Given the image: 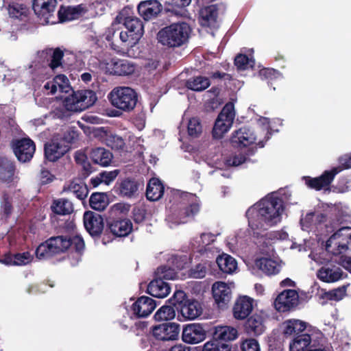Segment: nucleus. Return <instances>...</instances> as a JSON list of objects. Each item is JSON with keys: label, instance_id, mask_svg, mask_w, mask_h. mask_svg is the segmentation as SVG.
Returning <instances> with one entry per match:
<instances>
[{"label": "nucleus", "instance_id": "nucleus-47", "mask_svg": "<svg viewBox=\"0 0 351 351\" xmlns=\"http://www.w3.org/2000/svg\"><path fill=\"white\" fill-rule=\"evenodd\" d=\"M106 144L114 150H123L125 147V142L122 137L113 134L106 135Z\"/></svg>", "mask_w": 351, "mask_h": 351}, {"label": "nucleus", "instance_id": "nucleus-2", "mask_svg": "<svg viewBox=\"0 0 351 351\" xmlns=\"http://www.w3.org/2000/svg\"><path fill=\"white\" fill-rule=\"evenodd\" d=\"M191 29L184 22L171 24L162 28L157 34L158 43L168 48H176L187 43Z\"/></svg>", "mask_w": 351, "mask_h": 351}, {"label": "nucleus", "instance_id": "nucleus-29", "mask_svg": "<svg viewBox=\"0 0 351 351\" xmlns=\"http://www.w3.org/2000/svg\"><path fill=\"white\" fill-rule=\"evenodd\" d=\"M179 310L184 320L195 319L202 313L200 304L195 300H186L179 306Z\"/></svg>", "mask_w": 351, "mask_h": 351}, {"label": "nucleus", "instance_id": "nucleus-16", "mask_svg": "<svg viewBox=\"0 0 351 351\" xmlns=\"http://www.w3.org/2000/svg\"><path fill=\"white\" fill-rule=\"evenodd\" d=\"M57 0H33L32 8L37 16L45 23H54V12Z\"/></svg>", "mask_w": 351, "mask_h": 351}, {"label": "nucleus", "instance_id": "nucleus-11", "mask_svg": "<svg viewBox=\"0 0 351 351\" xmlns=\"http://www.w3.org/2000/svg\"><path fill=\"white\" fill-rule=\"evenodd\" d=\"M231 144L237 147H245L256 144L259 147H264V142L258 137L252 129L243 127L236 130L232 135Z\"/></svg>", "mask_w": 351, "mask_h": 351}, {"label": "nucleus", "instance_id": "nucleus-48", "mask_svg": "<svg viewBox=\"0 0 351 351\" xmlns=\"http://www.w3.org/2000/svg\"><path fill=\"white\" fill-rule=\"evenodd\" d=\"M234 61V65L239 70H246L250 67H253L254 64V60L243 53L237 55Z\"/></svg>", "mask_w": 351, "mask_h": 351}, {"label": "nucleus", "instance_id": "nucleus-54", "mask_svg": "<svg viewBox=\"0 0 351 351\" xmlns=\"http://www.w3.org/2000/svg\"><path fill=\"white\" fill-rule=\"evenodd\" d=\"M239 336L238 330L232 326H221V340L234 341Z\"/></svg>", "mask_w": 351, "mask_h": 351}, {"label": "nucleus", "instance_id": "nucleus-58", "mask_svg": "<svg viewBox=\"0 0 351 351\" xmlns=\"http://www.w3.org/2000/svg\"><path fill=\"white\" fill-rule=\"evenodd\" d=\"M217 327H215L214 337L204 345L202 351H219V335H217Z\"/></svg>", "mask_w": 351, "mask_h": 351}, {"label": "nucleus", "instance_id": "nucleus-15", "mask_svg": "<svg viewBox=\"0 0 351 351\" xmlns=\"http://www.w3.org/2000/svg\"><path fill=\"white\" fill-rule=\"evenodd\" d=\"M106 72L119 76H127L133 74L136 65L128 60L117 58H111L105 63Z\"/></svg>", "mask_w": 351, "mask_h": 351}, {"label": "nucleus", "instance_id": "nucleus-26", "mask_svg": "<svg viewBox=\"0 0 351 351\" xmlns=\"http://www.w3.org/2000/svg\"><path fill=\"white\" fill-rule=\"evenodd\" d=\"M84 224L86 230L92 236L99 235L104 229V220L101 216L91 211L85 212Z\"/></svg>", "mask_w": 351, "mask_h": 351}, {"label": "nucleus", "instance_id": "nucleus-1", "mask_svg": "<svg viewBox=\"0 0 351 351\" xmlns=\"http://www.w3.org/2000/svg\"><path fill=\"white\" fill-rule=\"evenodd\" d=\"M284 213L282 199L274 194L265 196L246 211L254 243L262 252L269 253L273 250V244L276 241L288 239V233L284 230L263 233L269 227L280 223Z\"/></svg>", "mask_w": 351, "mask_h": 351}, {"label": "nucleus", "instance_id": "nucleus-36", "mask_svg": "<svg viewBox=\"0 0 351 351\" xmlns=\"http://www.w3.org/2000/svg\"><path fill=\"white\" fill-rule=\"evenodd\" d=\"M64 191L74 194L80 200L88 195L86 185L80 180H73L64 186Z\"/></svg>", "mask_w": 351, "mask_h": 351}, {"label": "nucleus", "instance_id": "nucleus-49", "mask_svg": "<svg viewBox=\"0 0 351 351\" xmlns=\"http://www.w3.org/2000/svg\"><path fill=\"white\" fill-rule=\"evenodd\" d=\"M207 103L210 110H216L219 106V88L213 87L207 91Z\"/></svg>", "mask_w": 351, "mask_h": 351}, {"label": "nucleus", "instance_id": "nucleus-42", "mask_svg": "<svg viewBox=\"0 0 351 351\" xmlns=\"http://www.w3.org/2000/svg\"><path fill=\"white\" fill-rule=\"evenodd\" d=\"M90 207L96 210H104L108 205L107 196L104 193H95L92 194L89 200Z\"/></svg>", "mask_w": 351, "mask_h": 351}, {"label": "nucleus", "instance_id": "nucleus-10", "mask_svg": "<svg viewBox=\"0 0 351 351\" xmlns=\"http://www.w3.org/2000/svg\"><path fill=\"white\" fill-rule=\"evenodd\" d=\"M69 247L70 243L68 239L62 236L51 237L38 245L36 250V255L38 259H45L64 252Z\"/></svg>", "mask_w": 351, "mask_h": 351}, {"label": "nucleus", "instance_id": "nucleus-19", "mask_svg": "<svg viewBox=\"0 0 351 351\" xmlns=\"http://www.w3.org/2000/svg\"><path fill=\"white\" fill-rule=\"evenodd\" d=\"M223 85L228 90L224 91L221 97V105L225 103L221 110H234V103L237 101V95L234 90H232V86L235 84V80L228 73H221V86Z\"/></svg>", "mask_w": 351, "mask_h": 351}, {"label": "nucleus", "instance_id": "nucleus-52", "mask_svg": "<svg viewBox=\"0 0 351 351\" xmlns=\"http://www.w3.org/2000/svg\"><path fill=\"white\" fill-rule=\"evenodd\" d=\"M234 288L233 282H221V303L228 304L232 299V291Z\"/></svg>", "mask_w": 351, "mask_h": 351}, {"label": "nucleus", "instance_id": "nucleus-31", "mask_svg": "<svg viewBox=\"0 0 351 351\" xmlns=\"http://www.w3.org/2000/svg\"><path fill=\"white\" fill-rule=\"evenodd\" d=\"M169 285L161 278L152 280L147 287L148 293L155 297L163 298L170 293Z\"/></svg>", "mask_w": 351, "mask_h": 351}, {"label": "nucleus", "instance_id": "nucleus-34", "mask_svg": "<svg viewBox=\"0 0 351 351\" xmlns=\"http://www.w3.org/2000/svg\"><path fill=\"white\" fill-rule=\"evenodd\" d=\"M164 193V186L160 181L156 178L149 180L146 190L147 198L151 201L160 199Z\"/></svg>", "mask_w": 351, "mask_h": 351}, {"label": "nucleus", "instance_id": "nucleus-5", "mask_svg": "<svg viewBox=\"0 0 351 351\" xmlns=\"http://www.w3.org/2000/svg\"><path fill=\"white\" fill-rule=\"evenodd\" d=\"M119 23H123L127 31H121L119 38L123 43L128 42V45L132 47L138 43L144 34V25L143 21L136 16H125L120 12L117 16Z\"/></svg>", "mask_w": 351, "mask_h": 351}, {"label": "nucleus", "instance_id": "nucleus-30", "mask_svg": "<svg viewBox=\"0 0 351 351\" xmlns=\"http://www.w3.org/2000/svg\"><path fill=\"white\" fill-rule=\"evenodd\" d=\"M6 9L9 16L20 21H27L30 13L29 7L25 3L12 1L8 4Z\"/></svg>", "mask_w": 351, "mask_h": 351}, {"label": "nucleus", "instance_id": "nucleus-28", "mask_svg": "<svg viewBox=\"0 0 351 351\" xmlns=\"http://www.w3.org/2000/svg\"><path fill=\"white\" fill-rule=\"evenodd\" d=\"M84 12V8L82 4L75 6L61 5L58 11V16L60 22L64 23L79 19Z\"/></svg>", "mask_w": 351, "mask_h": 351}, {"label": "nucleus", "instance_id": "nucleus-64", "mask_svg": "<svg viewBox=\"0 0 351 351\" xmlns=\"http://www.w3.org/2000/svg\"><path fill=\"white\" fill-rule=\"evenodd\" d=\"M279 73L277 70L271 68H263L258 72L262 80H273L277 78Z\"/></svg>", "mask_w": 351, "mask_h": 351}, {"label": "nucleus", "instance_id": "nucleus-35", "mask_svg": "<svg viewBox=\"0 0 351 351\" xmlns=\"http://www.w3.org/2000/svg\"><path fill=\"white\" fill-rule=\"evenodd\" d=\"M210 85V79L202 75L191 77L187 79L184 82V86L186 88L196 92L204 90Z\"/></svg>", "mask_w": 351, "mask_h": 351}, {"label": "nucleus", "instance_id": "nucleus-7", "mask_svg": "<svg viewBox=\"0 0 351 351\" xmlns=\"http://www.w3.org/2000/svg\"><path fill=\"white\" fill-rule=\"evenodd\" d=\"M97 101L96 93L90 89L73 90L63 99L65 110H86Z\"/></svg>", "mask_w": 351, "mask_h": 351}, {"label": "nucleus", "instance_id": "nucleus-50", "mask_svg": "<svg viewBox=\"0 0 351 351\" xmlns=\"http://www.w3.org/2000/svg\"><path fill=\"white\" fill-rule=\"evenodd\" d=\"M55 84L57 85L60 91L62 93H68L70 90L73 92V88L70 85L68 77L64 74H59L54 77Z\"/></svg>", "mask_w": 351, "mask_h": 351}, {"label": "nucleus", "instance_id": "nucleus-38", "mask_svg": "<svg viewBox=\"0 0 351 351\" xmlns=\"http://www.w3.org/2000/svg\"><path fill=\"white\" fill-rule=\"evenodd\" d=\"M350 213L351 210L349 206L340 203L331 208L328 214L329 220L336 223L335 228H337L340 220H341L343 217L350 216Z\"/></svg>", "mask_w": 351, "mask_h": 351}, {"label": "nucleus", "instance_id": "nucleus-59", "mask_svg": "<svg viewBox=\"0 0 351 351\" xmlns=\"http://www.w3.org/2000/svg\"><path fill=\"white\" fill-rule=\"evenodd\" d=\"M242 351H260V345L254 339H247L242 341L241 343Z\"/></svg>", "mask_w": 351, "mask_h": 351}, {"label": "nucleus", "instance_id": "nucleus-18", "mask_svg": "<svg viewBox=\"0 0 351 351\" xmlns=\"http://www.w3.org/2000/svg\"><path fill=\"white\" fill-rule=\"evenodd\" d=\"M60 140L54 134L51 140L45 144V156L49 161H56L69 151L67 145Z\"/></svg>", "mask_w": 351, "mask_h": 351}, {"label": "nucleus", "instance_id": "nucleus-40", "mask_svg": "<svg viewBox=\"0 0 351 351\" xmlns=\"http://www.w3.org/2000/svg\"><path fill=\"white\" fill-rule=\"evenodd\" d=\"M237 261L230 255L221 254V271L232 274L237 270Z\"/></svg>", "mask_w": 351, "mask_h": 351}, {"label": "nucleus", "instance_id": "nucleus-46", "mask_svg": "<svg viewBox=\"0 0 351 351\" xmlns=\"http://www.w3.org/2000/svg\"><path fill=\"white\" fill-rule=\"evenodd\" d=\"M235 111H221V133L226 132L231 128Z\"/></svg>", "mask_w": 351, "mask_h": 351}, {"label": "nucleus", "instance_id": "nucleus-55", "mask_svg": "<svg viewBox=\"0 0 351 351\" xmlns=\"http://www.w3.org/2000/svg\"><path fill=\"white\" fill-rule=\"evenodd\" d=\"M56 135L60 138L61 142L64 143L67 145L69 149H70L69 145L75 142L79 136L78 132L74 130H69L64 134H56Z\"/></svg>", "mask_w": 351, "mask_h": 351}, {"label": "nucleus", "instance_id": "nucleus-12", "mask_svg": "<svg viewBox=\"0 0 351 351\" xmlns=\"http://www.w3.org/2000/svg\"><path fill=\"white\" fill-rule=\"evenodd\" d=\"M256 306V300L247 295L239 296L232 307V315L237 320L246 319L253 312Z\"/></svg>", "mask_w": 351, "mask_h": 351}, {"label": "nucleus", "instance_id": "nucleus-22", "mask_svg": "<svg viewBox=\"0 0 351 351\" xmlns=\"http://www.w3.org/2000/svg\"><path fill=\"white\" fill-rule=\"evenodd\" d=\"M206 330L199 324H190L186 325L182 330V340L187 343L196 344L206 339Z\"/></svg>", "mask_w": 351, "mask_h": 351}, {"label": "nucleus", "instance_id": "nucleus-3", "mask_svg": "<svg viewBox=\"0 0 351 351\" xmlns=\"http://www.w3.org/2000/svg\"><path fill=\"white\" fill-rule=\"evenodd\" d=\"M335 222L329 220L328 214L320 211L308 212L300 219L302 229L317 237L326 236L335 229Z\"/></svg>", "mask_w": 351, "mask_h": 351}, {"label": "nucleus", "instance_id": "nucleus-37", "mask_svg": "<svg viewBox=\"0 0 351 351\" xmlns=\"http://www.w3.org/2000/svg\"><path fill=\"white\" fill-rule=\"evenodd\" d=\"M306 323L296 319H290L282 324V329L285 335L291 336L305 330Z\"/></svg>", "mask_w": 351, "mask_h": 351}, {"label": "nucleus", "instance_id": "nucleus-53", "mask_svg": "<svg viewBox=\"0 0 351 351\" xmlns=\"http://www.w3.org/2000/svg\"><path fill=\"white\" fill-rule=\"evenodd\" d=\"M250 159L242 154H237L230 156L226 159L225 165L227 167H238L243 164L247 163Z\"/></svg>", "mask_w": 351, "mask_h": 351}, {"label": "nucleus", "instance_id": "nucleus-21", "mask_svg": "<svg viewBox=\"0 0 351 351\" xmlns=\"http://www.w3.org/2000/svg\"><path fill=\"white\" fill-rule=\"evenodd\" d=\"M180 330L178 324L165 323L154 327L153 335L158 340L173 341L178 339Z\"/></svg>", "mask_w": 351, "mask_h": 351}, {"label": "nucleus", "instance_id": "nucleus-6", "mask_svg": "<svg viewBox=\"0 0 351 351\" xmlns=\"http://www.w3.org/2000/svg\"><path fill=\"white\" fill-rule=\"evenodd\" d=\"M108 97L118 110H134L138 102L137 93L130 87H117L108 94Z\"/></svg>", "mask_w": 351, "mask_h": 351}, {"label": "nucleus", "instance_id": "nucleus-23", "mask_svg": "<svg viewBox=\"0 0 351 351\" xmlns=\"http://www.w3.org/2000/svg\"><path fill=\"white\" fill-rule=\"evenodd\" d=\"M199 23L202 26L217 29L219 27L217 21L219 8L217 5H210L202 8L199 10Z\"/></svg>", "mask_w": 351, "mask_h": 351}, {"label": "nucleus", "instance_id": "nucleus-33", "mask_svg": "<svg viewBox=\"0 0 351 351\" xmlns=\"http://www.w3.org/2000/svg\"><path fill=\"white\" fill-rule=\"evenodd\" d=\"M90 156L94 163L103 167L108 166L112 159L111 152L104 147L93 149Z\"/></svg>", "mask_w": 351, "mask_h": 351}, {"label": "nucleus", "instance_id": "nucleus-13", "mask_svg": "<svg viewBox=\"0 0 351 351\" xmlns=\"http://www.w3.org/2000/svg\"><path fill=\"white\" fill-rule=\"evenodd\" d=\"M266 310H257L253 315L249 316L245 324L246 332L252 335L258 336L265 330V322L269 317Z\"/></svg>", "mask_w": 351, "mask_h": 351}, {"label": "nucleus", "instance_id": "nucleus-57", "mask_svg": "<svg viewBox=\"0 0 351 351\" xmlns=\"http://www.w3.org/2000/svg\"><path fill=\"white\" fill-rule=\"evenodd\" d=\"M346 294V290L343 288H339L331 291L324 292L322 298L330 300L339 301L343 298Z\"/></svg>", "mask_w": 351, "mask_h": 351}, {"label": "nucleus", "instance_id": "nucleus-14", "mask_svg": "<svg viewBox=\"0 0 351 351\" xmlns=\"http://www.w3.org/2000/svg\"><path fill=\"white\" fill-rule=\"evenodd\" d=\"M12 147L16 157L22 162L30 160L36 149L34 143L27 138L13 141L12 142Z\"/></svg>", "mask_w": 351, "mask_h": 351}, {"label": "nucleus", "instance_id": "nucleus-25", "mask_svg": "<svg viewBox=\"0 0 351 351\" xmlns=\"http://www.w3.org/2000/svg\"><path fill=\"white\" fill-rule=\"evenodd\" d=\"M162 5L158 0H145L141 1L137 10L139 15L145 21L156 18L162 11Z\"/></svg>", "mask_w": 351, "mask_h": 351}, {"label": "nucleus", "instance_id": "nucleus-51", "mask_svg": "<svg viewBox=\"0 0 351 351\" xmlns=\"http://www.w3.org/2000/svg\"><path fill=\"white\" fill-rule=\"evenodd\" d=\"M202 131L200 120L197 117H193L188 121V133L192 137H197Z\"/></svg>", "mask_w": 351, "mask_h": 351}, {"label": "nucleus", "instance_id": "nucleus-32", "mask_svg": "<svg viewBox=\"0 0 351 351\" xmlns=\"http://www.w3.org/2000/svg\"><path fill=\"white\" fill-rule=\"evenodd\" d=\"M108 227L114 235L125 237L131 232L132 224L128 219L112 220L108 222Z\"/></svg>", "mask_w": 351, "mask_h": 351}, {"label": "nucleus", "instance_id": "nucleus-24", "mask_svg": "<svg viewBox=\"0 0 351 351\" xmlns=\"http://www.w3.org/2000/svg\"><path fill=\"white\" fill-rule=\"evenodd\" d=\"M317 276L322 282L333 283L343 279L344 273L339 266L326 264L318 269Z\"/></svg>", "mask_w": 351, "mask_h": 351}, {"label": "nucleus", "instance_id": "nucleus-44", "mask_svg": "<svg viewBox=\"0 0 351 351\" xmlns=\"http://www.w3.org/2000/svg\"><path fill=\"white\" fill-rule=\"evenodd\" d=\"M350 337L346 330H341L335 335L332 347L336 350H342L347 351L349 346Z\"/></svg>", "mask_w": 351, "mask_h": 351}, {"label": "nucleus", "instance_id": "nucleus-62", "mask_svg": "<svg viewBox=\"0 0 351 351\" xmlns=\"http://www.w3.org/2000/svg\"><path fill=\"white\" fill-rule=\"evenodd\" d=\"M130 208L128 204L124 203H117L110 208V215L112 217L118 216L121 214H126Z\"/></svg>", "mask_w": 351, "mask_h": 351}, {"label": "nucleus", "instance_id": "nucleus-56", "mask_svg": "<svg viewBox=\"0 0 351 351\" xmlns=\"http://www.w3.org/2000/svg\"><path fill=\"white\" fill-rule=\"evenodd\" d=\"M64 57V52L60 48H56L51 56L49 64V67L54 70L62 65V60Z\"/></svg>", "mask_w": 351, "mask_h": 351}, {"label": "nucleus", "instance_id": "nucleus-39", "mask_svg": "<svg viewBox=\"0 0 351 351\" xmlns=\"http://www.w3.org/2000/svg\"><path fill=\"white\" fill-rule=\"evenodd\" d=\"M311 342V336L302 334L295 337L289 345L290 351H304Z\"/></svg>", "mask_w": 351, "mask_h": 351}, {"label": "nucleus", "instance_id": "nucleus-43", "mask_svg": "<svg viewBox=\"0 0 351 351\" xmlns=\"http://www.w3.org/2000/svg\"><path fill=\"white\" fill-rule=\"evenodd\" d=\"M138 189L137 183L132 180H123L119 187L120 194L123 196L132 197H134Z\"/></svg>", "mask_w": 351, "mask_h": 351}, {"label": "nucleus", "instance_id": "nucleus-27", "mask_svg": "<svg viewBox=\"0 0 351 351\" xmlns=\"http://www.w3.org/2000/svg\"><path fill=\"white\" fill-rule=\"evenodd\" d=\"M156 306V302L152 298L142 296L133 304L132 311L137 317H145L151 314Z\"/></svg>", "mask_w": 351, "mask_h": 351}, {"label": "nucleus", "instance_id": "nucleus-20", "mask_svg": "<svg viewBox=\"0 0 351 351\" xmlns=\"http://www.w3.org/2000/svg\"><path fill=\"white\" fill-rule=\"evenodd\" d=\"M19 180L14 162L7 157L0 156V182L13 186Z\"/></svg>", "mask_w": 351, "mask_h": 351}, {"label": "nucleus", "instance_id": "nucleus-8", "mask_svg": "<svg viewBox=\"0 0 351 351\" xmlns=\"http://www.w3.org/2000/svg\"><path fill=\"white\" fill-rule=\"evenodd\" d=\"M350 246H351V228L343 227L327 240L326 251L333 255H339L346 252Z\"/></svg>", "mask_w": 351, "mask_h": 351}, {"label": "nucleus", "instance_id": "nucleus-41", "mask_svg": "<svg viewBox=\"0 0 351 351\" xmlns=\"http://www.w3.org/2000/svg\"><path fill=\"white\" fill-rule=\"evenodd\" d=\"M51 209L58 215H65L70 214L73 211V208L72 203L68 199H58L53 201Z\"/></svg>", "mask_w": 351, "mask_h": 351}, {"label": "nucleus", "instance_id": "nucleus-45", "mask_svg": "<svg viewBox=\"0 0 351 351\" xmlns=\"http://www.w3.org/2000/svg\"><path fill=\"white\" fill-rule=\"evenodd\" d=\"M176 317V311L171 306H163L160 308L154 315L156 321H167Z\"/></svg>", "mask_w": 351, "mask_h": 351}, {"label": "nucleus", "instance_id": "nucleus-61", "mask_svg": "<svg viewBox=\"0 0 351 351\" xmlns=\"http://www.w3.org/2000/svg\"><path fill=\"white\" fill-rule=\"evenodd\" d=\"M70 243V247L73 248L77 252L81 253L84 247L85 244L82 238L80 236H74L68 239Z\"/></svg>", "mask_w": 351, "mask_h": 351}, {"label": "nucleus", "instance_id": "nucleus-9", "mask_svg": "<svg viewBox=\"0 0 351 351\" xmlns=\"http://www.w3.org/2000/svg\"><path fill=\"white\" fill-rule=\"evenodd\" d=\"M257 249L264 256L255 259L253 269H257L267 276L279 274L283 263L278 256L273 254L274 248L269 253L262 252L258 247Z\"/></svg>", "mask_w": 351, "mask_h": 351}, {"label": "nucleus", "instance_id": "nucleus-17", "mask_svg": "<svg viewBox=\"0 0 351 351\" xmlns=\"http://www.w3.org/2000/svg\"><path fill=\"white\" fill-rule=\"evenodd\" d=\"M298 294L293 289H287L281 292L274 301V307L278 312L285 313L293 308L298 302Z\"/></svg>", "mask_w": 351, "mask_h": 351}, {"label": "nucleus", "instance_id": "nucleus-4", "mask_svg": "<svg viewBox=\"0 0 351 351\" xmlns=\"http://www.w3.org/2000/svg\"><path fill=\"white\" fill-rule=\"evenodd\" d=\"M340 166L325 171L320 176L312 178L304 177L305 184L310 188L319 191L326 189L334 180L335 176L343 169L351 168V153L341 156L339 159Z\"/></svg>", "mask_w": 351, "mask_h": 351}, {"label": "nucleus", "instance_id": "nucleus-60", "mask_svg": "<svg viewBox=\"0 0 351 351\" xmlns=\"http://www.w3.org/2000/svg\"><path fill=\"white\" fill-rule=\"evenodd\" d=\"M14 258L15 265L21 266L31 263L33 260V256L30 254L29 252H25L23 253L15 254Z\"/></svg>", "mask_w": 351, "mask_h": 351}, {"label": "nucleus", "instance_id": "nucleus-63", "mask_svg": "<svg viewBox=\"0 0 351 351\" xmlns=\"http://www.w3.org/2000/svg\"><path fill=\"white\" fill-rule=\"evenodd\" d=\"M309 257L317 265H323L329 261V258L326 256V252L323 250H321L319 252H311L309 254Z\"/></svg>", "mask_w": 351, "mask_h": 351}]
</instances>
